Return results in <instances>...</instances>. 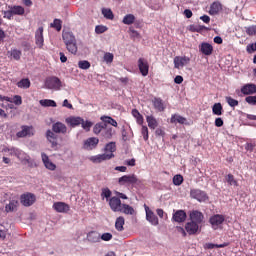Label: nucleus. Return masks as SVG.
<instances>
[{"instance_id": "nucleus-1", "label": "nucleus", "mask_w": 256, "mask_h": 256, "mask_svg": "<svg viewBox=\"0 0 256 256\" xmlns=\"http://www.w3.org/2000/svg\"><path fill=\"white\" fill-rule=\"evenodd\" d=\"M62 39L66 45L67 51L72 53V55L77 54V38H75V34L71 31H66L62 33Z\"/></svg>"}, {"instance_id": "nucleus-2", "label": "nucleus", "mask_w": 256, "mask_h": 256, "mask_svg": "<svg viewBox=\"0 0 256 256\" xmlns=\"http://www.w3.org/2000/svg\"><path fill=\"white\" fill-rule=\"evenodd\" d=\"M7 9L8 10H3L2 14L4 15V19H8L9 21H11L15 15L20 17L25 15V8H23V6L9 5L7 6Z\"/></svg>"}, {"instance_id": "nucleus-3", "label": "nucleus", "mask_w": 256, "mask_h": 256, "mask_svg": "<svg viewBox=\"0 0 256 256\" xmlns=\"http://www.w3.org/2000/svg\"><path fill=\"white\" fill-rule=\"evenodd\" d=\"M4 153H9L10 155H13L14 157H17L19 161H22V163H29L31 160V157L24 151L20 150L19 148H4L3 149Z\"/></svg>"}, {"instance_id": "nucleus-4", "label": "nucleus", "mask_w": 256, "mask_h": 256, "mask_svg": "<svg viewBox=\"0 0 256 256\" xmlns=\"http://www.w3.org/2000/svg\"><path fill=\"white\" fill-rule=\"evenodd\" d=\"M46 89H52L53 91H61V87H63V82L57 76H51L46 78L45 80Z\"/></svg>"}, {"instance_id": "nucleus-5", "label": "nucleus", "mask_w": 256, "mask_h": 256, "mask_svg": "<svg viewBox=\"0 0 256 256\" xmlns=\"http://www.w3.org/2000/svg\"><path fill=\"white\" fill-rule=\"evenodd\" d=\"M209 223L214 229V231H217L225 223V216L222 214H214L209 218Z\"/></svg>"}, {"instance_id": "nucleus-6", "label": "nucleus", "mask_w": 256, "mask_h": 256, "mask_svg": "<svg viewBox=\"0 0 256 256\" xmlns=\"http://www.w3.org/2000/svg\"><path fill=\"white\" fill-rule=\"evenodd\" d=\"M138 181L139 179H137V176L135 174L124 175L118 179L119 185H124L126 187H129L131 185H136Z\"/></svg>"}, {"instance_id": "nucleus-7", "label": "nucleus", "mask_w": 256, "mask_h": 256, "mask_svg": "<svg viewBox=\"0 0 256 256\" xmlns=\"http://www.w3.org/2000/svg\"><path fill=\"white\" fill-rule=\"evenodd\" d=\"M190 197L192 199H196V201H199V203H205V201L209 199V196H207V193L199 189H192L190 191Z\"/></svg>"}, {"instance_id": "nucleus-8", "label": "nucleus", "mask_w": 256, "mask_h": 256, "mask_svg": "<svg viewBox=\"0 0 256 256\" xmlns=\"http://www.w3.org/2000/svg\"><path fill=\"white\" fill-rule=\"evenodd\" d=\"M36 199L35 194L27 192L20 196V203L24 207H31V205L35 203Z\"/></svg>"}, {"instance_id": "nucleus-9", "label": "nucleus", "mask_w": 256, "mask_h": 256, "mask_svg": "<svg viewBox=\"0 0 256 256\" xmlns=\"http://www.w3.org/2000/svg\"><path fill=\"white\" fill-rule=\"evenodd\" d=\"M109 207L114 213H119L120 211H123V204L121 203V199L117 196H113L108 201Z\"/></svg>"}, {"instance_id": "nucleus-10", "label": "nucleus", "mask_w": 256, "mask_h": 256, "mask_svg": "<svg viewBox=\"0 0 256 256\" xmlns=\"http://www.w3.org/2000/svg\"><path fill=\"white\" fill-rule=\"evenodd\" d=\"M144 208H145V212H146V220L154 226L159 225V218L157 217V215H155V213L149 209V206H147V204H144Z\"/></svg>"}, {"instance_id": "nucleus-11", "label": "nucleus", "mask_w": 256, "mask_h": 256, "mask_svg": "<svg viewBox=\"0 0 256 256\" xmlns=\"http://www.w3.org/2000/svg\"><path fill=\"white\" fill-rule=\"evenodd\" d=\"M191 62V58L187 56H176L174 58V67L175 69H181V67H185V65H189Z\"/></svg>"}, {"instance_id": "nucleus-12", "label": "nucleus", "mask_w": 256, "mask_h": 256, "mask_svg": "<svg viewBox=\"0 0 256 256\" xmlns=\"http://www.w3.org/2000/svg\"><path fill=\"white\" fill-rule=\"evenodd\" d=\"M114 157L115 155L104 153L89 157V161H91L92 163H103V161H109Z\"/></svg>"}, {"instance_id": "nucleus-13", "label": "nucleus", "mask_w": 256, "mask_h": 256, "mask_svg": "<svg viewBox=\"0 0 256 256\" xmlns=\"http://www.w3.org/2000/svg\"><path fill=\"white\" fill-rule=\"evenodd\" d=\"M172 221L175 223H185V221H187V213L184 210L174 211Z\"/></svg>"}, {"instance_id": "nucleus-14", "label": "nucleus", "mask_w": 256, "mask_h": 256, "mask_svg": "<svg viewBox=\"0 0 256 256\" xmlns=\"http://www.w3.org/2000/svg\"><path fill=\"white\" fill-rule=\"evenodd\" d=\"M97 145H99V138L96 137H90L84 141V149L87 151H93L97 148Z\"/></svg>"}, {"instance_id": "nucleus-15", "label": "nucleus", "mask_w": 256, "mask_h": 256, "mask_svg": "<svg viewBox=\"0 0 256 256\" xmlns=\"http://www.w3.org/2000/svg\"><path fill=\"white\" fill-rule=\"evenodd\" d=\"M138 68L143 77H147V75H149V63L145 59L139 58Z\"/></svg>"}, {"instance_id": "nucleus-16", "label": "nucleus", "mask_w": 256, "mask_h": 256, "mask_svg": "<svg viewBox=\"0 0 256 256\" xmlns=\"http://www.w3.org/2000/svg\"><path fill=\"white\" fill-rule=\"evenodd\" d=\"M16 135L19 138L32 137V135H35V130L33 129V126H22V130L17 132Z\"/></svg>"}, {"instance_id": "nucleus-17", "label": "nucleus", "mask_w": 256, "mask_h": 256, "mask_svg": "<svg viewBox=\"0 0 256 256\" xmlns=\"http://www.w3.org/2000/svg\"><path fill=\"white\" fill-rule=\"evenodd\" d=\"M56 213H67L71 207L65 202H55L52 206Z\"/></svg>"}, {"instance_id": "nucleus-18", "label": "nucleus", "mask_w": 256, "mask_h": 256, "mask_svg": "<svg viewBox=\"0 0 256 256\" xmlns=\"http://www.w3.org/2000/svg\"><path fill=\"white\" fill-rule=\"evenodd\" d=\"M205 217L203 216V213H201L198 210H193L190 213V221H192L193 223H196L197 225H201V223H203V219Z\"/></svg>"}, {"instance_id": "nucleus-19", "label": "nucleus", "mask_w": 256, "mask_h": 256, "mask_svg": "<svg viewBox=\"0 0 256 256\" xmlns=\"http://www.w3.org/2000/svg\"><path fill=\"white\" fill-rule=\"evenodd\" d=\"M44 43L45 39L43 38V26H40L35 32V44L41 49Z\"/></svg>"}, {"instance_id": "nucleus-20", "label": "nucleus", "mask_w": 256, "mask_h": 256, "mask_svg": "<svg viewBox=\"0 0 256 256\" xmlns=\"http://www.w3.org/2000/svg\"><path fill=\"white\" fill-rule=\"evenodd\" d=\"M185 231L188 233V235H197V231H199V224L190 220L185 225Z\"/></svg>"}, {"instance_id": "nucleus-21", "label": "nucleus", "mask_w": 256, "mask_h": 256, "mask_svg": "<svg viewBox=\"0 0 256 256\" xmlns=\"http://www.w3.org/2000/svg\"><path fill=\"white\" fill-rule=\"evenodd\" d=\"M199 51L202 53V55H213V45L207 42H203L199 45Z\"/></svg>"}, {"instance_id": "nucleus-22", "label": "nucleus", "mask_w": 256, "mask_h": 256, "mask_svg": "<svg viewBox=\"0 0 256 256\" xmlns=\"http://www.w3.org/2000/svg\"><path fill=\"white\" fill-rule=\"evenodd\" d=\"M241 93L243 95H255L256 84L248 83L241 87Z\"/></svg>"}, {"instance_id": "nucleus-23", "label": "nucleus", "mask_w": 256, "mask_h": 256, "mask_svg": "<svg viewBox=\"0 0 256 256\" xmlns=\"http://www.w3.org/2000/svg\"><path fill=\"white\" fill-rule=\"evenodd\" d=\"M41 157H42V162L44 163V167H46V169H49V171H55V169H57V165H55V163L51 162V160L49 159V156H47V154L42 153Z\"/></svg>"}, {"instance_id": "nucleus-24", "label": "nucleus", "mask_w": 256, "mask_h": 256, "mask_svg": "<svg viewBox=\"0 0 256 256\" xmlns=\"http://www.w3.org/2000/svg\"><path fill=\"white\" fill-rule=\"evenodd\" d=\"M223 10V5L219 1H215L210 5L209 15H219V12Z\"/></svg>"}, {"instance_id": "nucleus-25", "label": "nucleus", "mask_w": 256, "mask_h": 256, "mask_svg": "<svg viewBox=\"0 0 256 256\" xmlns=\"http://www.w3.org/2000/svg\"><path fill=\"white\" fill-rule=\"evenodd\" d=\"M152 103L156 111H159L160 113H163V111H165L166 106H165V102H163V99L156 97L152 100Z\"/></svg>"}, {"instance_id": "nucleus-26", "label": "nucleus", "mask_w": 256, "mask_h": 256, "mask_svg": "<svg viewBox=\"0 0 256 256\" xmlns=\"http://www.w3.org/2000/svg\"><path fill=\"white\" fill-rule=\"evenodd\" d=\"M52 131L54 133H62L65 135V133H67V126L61 122H56L52 125Z\"/></svg>"}, {"instance_id": "nucleus-27", "label": "nucleus", "mask_w": 256, "mask_h": 256, "mask_svg": "<svg viewBox=\"0 0 256 256\" xmlns=\"http://www.w3.org/2000/svg\"><path fill=\"white\" fill-rule=\"evenodd\" d=\"M46 139L47 141H49V143H51V147H57V134H55V132H53L52 130H47Z\"/></svg>"}, {"instance_id": "nucleus-28", "label": "nucleus", "mask_w": 256, "mask_h": 256, "mask_svg": "<svg viewBox=\"0 0 256 256\" xmlns=\"http://www.w3.org/2000/svg\"><path fill=\"white\" fill-rule=\"evenodd\" d=\"M171 123H179L180 125H189V122L187 121V118L179 115V114H173L170 119Z\"/></svg>"}, {"instance_id": "nucleus-29", "label": "nucleus", "mask_w": 256, "mask_h": 256, "mask_svg": "<svg viewBox=\"0 0 256 256\" xmlns=\"http://www.w3.org/2000/svg\"><path fill=\"white\" fill-rule=\"evenodd\" d=\"M89 243H99L101 241V234L97 231H91L87 234Z\"/></svg>"}, {"instance_id": "nucleus-30", "label": "nucleus", "mask_w": 256, "mask_h": 256, "mask_svg": "<svg viewBox=\"0 0 256 256\" xmlns=\"http://www.w3.org/2000/svg\"><path fill=\"white\" fill-rule=\"evenodd\" d=\"M19 207V200H10L8 204L5 206L6 213H13L17 211Z\"/></svg>"}, {"instance_id": "nucleus-31", "label": "nucleus", "mask_w": 256, "mask_h": 256, "mask_svg": "<svg viewBox=\"0 0 256 256\" xmlns=\"http://www.w3.org/2000/svg\"><path fill=\"white\" fill-rule=\"evenodd\" d=\"M66 123L70 125V127H78V125L83 123V118L71 116L66 118Z\"/></svg>"}, {"instance_id": "nucleus-32", "label": "nucleus", "mask_w": 256, "mask_h": 256, "mask_svg": "<svg viewBox=\"0 0 256 256\" xmlns=\"http://www.w3.org/2000/svg\"><path fill=\"white\" fill-rule=\"evenodd\" d=\"M7 55L10 59H14V61H19L23 53L21 52V50L13 48L7 52Z\"/></svg>"}, {"instance_id": "nucleus-33", "label": "nucleus", "mask_w": 256, "mask_h": 256, "mask_svg": "<svg viewBox=\"0 0 256 256\" xmlns=\"http://www.w3.org/2000/svg\"><path fill=\"white\" fill-rule=\"evenodd\" d=\"M104 155H115L114 153L117 151V144L115 142H109L105 145Z\"/></svg>"}, {"instance_id": "nucleus-34", "label": "nucleus", "mask_w": 256, "mask_h": 256, "mask_svg": "<svg viewBox=\"0 0 256 256\" xmlns=\"http://www.w3.org/2000/svg\"><path fill=\"white\" fill-rule=\"evenodd\" d=\"M225 181L230 187H239V182L235 179L233 174H228L225 176Z\"/></svg>"}, {"instance_id": "nucleus-35", "label": "nucleus", "mask_w": 256, "mask_h": 256, "mask_svg": "<svg viewBox=\"0 0 256 256\" xmlns=\"http://www.w3.org/2000/svg\"><path fill=\"white\" fill-rule=\"evenodd\" d=\"M146 121L150 129H157V126L159 125V123L157 122V119L155 118V116L153 115L146 116Z\"/></svg>"}, {"instance_id": "nucleus-36", "label": "nucleus", "mask_w": 256, "mask_h": 256, "mask_svg": "<svg viewBox=\"0 0 256 256\" xmlns=\"http://www.w3.org/2000/svg\"><path fill=\"white\" fill-rule=\"evenodd\" d=\"M120 213H124V215H135V209L129 204H122V211Z\"/></svg>"}, {"instance_id": "nucleus-37", "label": "nucleus", "mask_w": 256, "mask_h": 256, "mask_svg": "<svg viewBox=\"0 0 256 256\" xmlns=\"http://www.w3.org/2000/svg\"><path fill=\"white\" fill-rule=\"evenodd\" d=\"M102 137H104V139H112L113 138V128L111 127H107V124L105 126V128L102 130Z\"/></svg>"}, {"instance_id": "nucleus-38", "label": "nucleus", "mask_w": 256, "mask_h": 256, "mask_svg": "<svg viewBox=\"0 0 256 256\" xmlns=\"http://www.w3.org/2000/svg\"><path fill=\"white\" fill-rule=\"evenodd\" d=\"M19 89H29L31 87V81L29 78H24L17 83Z\"/></svg>"}, {"instance_id": "nucleus-39", "label": "nucleus", "mask_w": 256, "mask_h": 256, "mask_svg": "<svg viewBox=\"0 0 256 256\" xmlns=\"http://www.w3.org/2000/svg\"><path fill=\"white\" fill-rule=\"evenodd\" d=\"M50 27L59 32L61 29H63V21H61V19L55 18L53 23L50 24Z\"/></svg>"}, {"instance_id": "nucleus-40", "label": "nucleus", "mask_w": 256, "mask_h": 256, "mask_svg": "<svg viewBox=\"0 0 256 256\" xmlns=\"http://www.w3.org/2000/svg\"><path fill=\"white\" fill-rule=\"evenodd\" d=\"M39 103L42 107H57V102L51 99H42Z\"/></svg>"}, {"instance_id": "nucleus-41", "label": "nucleus", "mask_w": 256, "mask_h": 256, "mask_svg": "<svg viewBox=\"0 0 256 256\" xmlns=\"http://www.w3.org/2000/svg\"><path fill=\"white\" fill-rule=\"evenodd\" d=\"M212 113L213 115H218V116L223 115V106L221 105V103H215L212 106Z\"/></svg>"}, {"instance_id": "nucleus-42", "label": "nucleus", "mask_w": 256, "mask_h": 256, "mask_svg": "<svg viewBox=\"0 0 256 256\" xmlns=\"http://www.w3.org/2000/svg\"><path fill=\"white\" fill-rule=\"evenodd\" d=\"M122 23L124 25H133L135 23V15L133 14H127L124 16Z\"/></svg>"}, {"instance_id": "nucleus-43", "label": "nucleus", "mask_w": 256, "mask_h": 256, "mask_svg": "<svg viewBox=\"0 0 256 256\" xmlns=\"http://www.w3.org/2000/svg\"><path fill=\"white\" fill-rule=\"evenodd\" d=\"M125 225V218L123 216H120L116 219V222H115V228L118 230V231H123V226Z\"/></svg>"}, {"instance_id": "nucleus-44", "label": "nucleus", "mask_w": 256, "mask_h": 256, "mask_svg": "<svg viewBox=\"0 0 256 256\" xmlns=\"http://www.w3.org/2000/svg\"><path fill=\"white\" fill-rule=\"evenodd\" d=\"M106 127V124L102 123V122H99V123H96L94 128H93V133L95 135H99V133H103V129H105Z\"/></svg>"}, {"instance_id": "nucleus-45", "label": "nucleus", "mask_w": 256, "mask_h": 256, "mask_svg": "<svg viewBox=\"0 0 256 256\" xmlns=\"http://www.w3.org/2000/svg\"><path fill=\"white\" fill-rule=\"evenodd\" d=\"M102 15L105 17V19H109L110 21H113L115 19V15H113V11L109 8L102 9Z\"/></svg>"}, {"instance_id": "nucleus-46", "label": "nucleus", "mask_w": 256, "mask_h": 256, "mask_svg": "<svg viewBox=\"0 0 256 256\" xmlns=\"http://www.w3.org/2000/svg\"><path fill=\"white\" fill-rule=\"evenodd\" d=\"M225 99L229 107H237L239 105V101L236 99H233L231 96H226Z\"/></svg>"}, {"instance_id": "nucleus-47", "label": "nucleus", "mask_w": 256, "mask_h": 256, "mask_svg": "<svg viewBox=\"0 0 256 256\" xmlns=\"http://www.w3.org/2000/svg\"><path fill=\"white\" fill-rule=\"evenodd\" d=\"M79 69L87 70L91 67V63L87 60H80L78 62Z\"/></svg>"}, {"instance_id": "nucleus-48", "label": "nucleus", "mask_w": 256, "mask_h": 256, "mask_svg": "<svg viewBox=\"0 0 256 256\" xmlns=\"http://www.w3.org/2000/svg\"><path fill=\"white\" fill-rule=\"evenodd\" d=\"M203 29H205V26H198L193 24L189 26V31H191L192 33H201Z\"/></svg>"}, {"instance_id": "nucleus-49", "label": "nucleus", "mask_w": 256, "mask_h": 256, "mask_svg": "<svg viewBox=\"0 0 256 256\" xmlns=\"http://www.w3.org/2000/svg\"><path fill=\"white\" fill-rule=\"evenodd\" d=\"M111 190H109V188H104L102 190L101 193V197H103V199H106V201H109L111 199Z\"/></svg>"}, {"instance_id": "nucleus-50", "label": "nucleus", "mask_w": 256, "mask_h": 256, "mask_svg": "<svg viewBox=\"0 0 256 256\" xmlns=\"http://www.w3.org/2000/svg\"><path fill=\"white\" fill-rule=\"evenodd\" d=\"M114 57H115V56L113 55V53H111V52H106V53L104 54V56H103V59H104L105 63L111 64V62L113 61Z\"/></svg>"}, {"instance_id": "nucleus-51", "label": "nucleus", "mask_w": 256, "mask_h": 256, "mask_svg": "<svg viewBox=\"0 0 256 256\" xmlns=\"http://www.w3.org/2000/svg\"><path fill=\"white\" fill-rule=\"evenodd\" d=\"M183 183V176L181 174H177L173 177V184L179 186Z\"/></svg>"}, {"instance_id": "nucleus-52", "label": "nucleus", "mask_w": 256, "mask_h": 256, "mask_svg": "<svg viewBox=\"0 0 256 256\" xmlns=\"http://www.w3.org/2000/svg\"><path fill=\"white\" fill-rule=\"evenodd\" d=\"M141 133L144 141H149V128L147 126H142Z\"/></svg>"}, {"instance_id": "nucleus-53", "label": "nucleus", "mask_w": 256, "mask_h": 256, "mask_svg": "<svg viewBox=\"0 0 256 256\" xmlns=\"http://www.w3.org/2000/svg\"><path fill=\"white\" fill-rule=\"evenodd\" d=\"M82 125V128L84 131H91V127H93V122L83 120V122L80 124Z\"/></svg>"}, {"instance_id": "nucleus-54", "label": "nucleus", "mask_w": 256, "mask_h": 256, "mask_svg": "<svg viewBox=\"0 0 256 256\" xmlns=\"http://www.w3.org/2000/svg\"><path fill=\"white\" fill-rule=\"evenodd\" d=\"M105 31H107V26L98 25L95 27V33H97V35H101L105 33Z\"/></svg>"}, {"instance_id": "nucleus-55", "label": "nucleus", "mask_w": 256, "mask_h": 256, "mask_svg": "<svg viewBox=\"0 0 256 256\" xmlns=\"http://www.w3.org/2000/svg\"><path fill=\"white\" fill-rule=\"evenodd\" d=\"M12 103H14V105H23V98H21L20 95H15L13 98H12Z\"/></svg>"}, {"instance_id": "nucleus-56", "label": "nucleus", "mask_w": 256, "mask_h": 256, "mask_svg": "<svg viewBox=\"0 0 256 256\" xmlns=\"http://www.w3.org/2000/svg\"><path fill=\"white\" fill-rule=\"evenodd\" d=\"M100 239H102V241H111V239H113V234L109 232L103 233L100 235Z\"/></svg>"}, {"instance_id": "nucleus-57", "label": "nucleus", "mask_w": 256, "mask_h": 256, "mask_svg": "<svg viewBox=\"0 0 256 256\" xmlns=\"http://www.w3.org/2000/svg\"><path fill=\"white\" fill-rule=\"evenodd\" d=\"M246 33L250 36L256 35V26L246 27Z\"/></svg>"}, {"instance_id": "nucleus-58", "label": "nucleus", "mask_w": 256, "mask_h": 256, "mask_svg": "<svg viewBox=\"0 0 256 256\" xmlns=\"http://www.w3.org/2000/svg\"><path fill=\"white\" fill-rule=\"evenodd\" d=\"M245 101L248 105H256V96H248L245 98Z\"/></svg>"}, {"instance_id": "nucleus-59", "label": "nucleus", "mask_w": 256, "mask_h": 256, "mask_svg": "<svg viewBox=\"0 0 256 256\" xmlns=\"http://www.w3.org/2000/svg\"><path fill=\"white\" fill-rule=\"evenodd\" d=\"M130 37L132 39H140L141 35L139 34V32H137V30L130 29Z\"/></svg>"}, {"instance_id": "nucleus-60", "label": "nucleus", "mask_w": 256, "mask_h": 256, "mask_svg": "<svg viewBox=\"0 0 256 256\" xmlns=\"http://www.w3.org/2000/svg\"><path fill=\"white\" fill-rule=\"evenodd\" d=\"M102 123H104V125H109L111 123V119H113L112 117L110 116H101L100 117Z\"/></svg>"}, {"instance_id": "nucleus-61", "label": "nucleus", "mask_w": 256, "mask_h": 256, "mask_svg": "<svg viewBox=\"0 0 256 256\" xmlns=\"http://www.w3.org/2000/svg\"><path fill=\"white\" fill-rule=\"evenodd\" d=\"M174 83H176V85H181V83H183V76L177 75V76L174 78Z\"/></svg>"}, {"instance_id": "nucleus-62", "label": "nucleus", "mask_w": 256, "mask_h": 256, "mask_svg": "<svg viewBox=\"0 0 256 256\" xmlns=\"http://www.w3.org/2000/svg\"><path fill=\"white\" fill-rule=\"evenodd\" d=\"M184 15H185L186 19H191L193 17V12L190 9H185Z\"/></svg>"}, {"instance_id": "nucleus-63", "label": "nucleus", "mask_w": 256, "mask_h": 256, "mask_svg": "<svg viewBox=\"0 0 256 256\" xmlns=\"http://www.w3.org/2000/svg\"><path fill=\"white\" fill-rule=\"evenodd\" d=\"M177 231H178V233L182 234V237H187V230H185V228L178 226Z\"/></svg>"}, {"instance_id": "nucleus-64", "label": "nucleus", "mask_w": 256, "mask_h": 256, "mask_svg": "<svg viewBox=\"0 0 256 256\" xmlns=\"http://www.w3.org/2000/svg\"><path fill=\"white\" fill-rule=\"evenodd\" d=\"M214 123L216 127H223L224 122L222 118H216Z\"/></svg>"}]
</instances>
